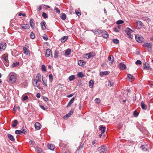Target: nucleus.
<instances>
[{"mask_svg":"<svg viewBox=\"0 0 153 153\" xmlns=\"http://www.w3.org/2000/svg\"><path fill=\"white\" fill-rule=\"evenodd\" d=\"M69 79L70 81H72L73 80L75 79V76L74 75H71L68 78Z\"/></svg>","mask_w":153,"mask_h":153,"instance_id":"obj_41","label":"nucleus"},{"mask_svg":"<svg viewBox=\"0 0 153 153\" xmlns=\"http://www.w3.org/2000/svg\"><path fill=\"white\" fill-rule=\"evenodd\" d=\"M68 37L67 36H63L61 39V41L62 42H64L67 40Z\"/></svg>","mask_w":153,"mask_h":153,"instance_id":"obj_27","label":"nucleus"},{"mask_svg":"<svg viewBox=\"0 0 153 153\" xmlns=\"http://www.w3.org/2000/svg\"><path fill=\"white\" fill-rule=\"evenodd\" d=\"M108 63L109 65H112L114 62V57L112 55L109 56L108 57Z\"/></svg>","mask_w":153,"mask_h":153,"instance_id":"obj_5","label":"nucleus"},{"mask_svg":"<svg viewBox=\"0 0 153 153\" xmlns=\"http://www.w3.org/2000/svg\"><path fill=\"white\" fill-rule=\"evenodd\" d=\"M71 49H68L67 50L65 51V55L66 56H68L71 53Z\"/></svg>","mask_w":153,"mask_h":153,"instance_id":"obj_28","label":"nucleus"},{"mask_svg":"<svg viewBox=\"0 0 153 153\" xmlns=\"http://www.w3.org/2000/svg\"><path fill=\"white\" fill-rule=\"evenodd\" d=\"M135 25L136 26L137 28H141L143 27V24L141 21H138L135 24Z\"/></svg>","mask_w":153,"mask_h":153,"instance_id":"obj_4","label":"nucleus"},{"mask_svg":"<svg viewBox=\"0 0 153 153\" xmlns=\"http://www.w3.org/2000/svg\"><path fill=\"white\" fill-rule=\"evenodd\" d=\"M35 127L37 130H39L41 128V125L38 122L36 123L35 124Z\"/></svg>","mask_w":153,"mask_h":153,"instance_id":"obj_20","label":"nucleus"},{"mask_svg":"<svg viewBox=\"0 0 153 153\" xmlns=\"http://www.w3.org/2000/svg\"><path fill=\"white\" fill-rule=\"evenodd\" d=\"M42 81L43 82V85L46 87H48V86L46 84V83L47 82V79L46 77H43L42 76Z\"/></svg>","mask_w":153,"mask_h":153,"instance_id":"obj_14","label":"nucleus"},{"mask_svg":"<svg viewBox=\"0 0 153 153\" xmlns=\"http://www.w3.org/2000/svg\"><path fill=\"white\" fill-rule=\"evenodd\" d=\"M33 82H35V85H36V87L37 88H38L39 89H42V88L40 86V84H38V83L39 82L38 81H36L35 79H34L33 80Z\"/></svg>","mask_w":153,"mask_h":153,"instance_id":"obj_16","label":"nucleus"},{"mask_svg":"<svg viewBox=\"0 0 153 153\" xmlns=\"http://www.w3.org/2000/svg\"><path fill=\"white\" fill-rule=\"evenodd\" d=\"M135 39L136 41L139 43L142 42L144 40L143 38L139 35H137L135 36Z\"/></svg>","mask_w":153,"mask_h":153,"instance_id":"obj_3","label":"nucleus"},{"mask_svg":"<svg viewBox=\"0 0 153 153\" xmlns=\"http://www.w3.org/2000/svg\"><path fill=\"white\" fill-rule=\"evenodd\" d=\"M127 76L129 79L132 80H134V77L132 75L129 74H127Z\"/></svg>","mask_w":153,"mask_h":153,"instance_id":"obj_40","label":"nucleus"},{"mask_svg":"<svg viewBox=\"0 0 153 153\" xmlns=\"http://www.w3.org/2000/svg\"><path fill=\"white\" fill-rule=\"evenodd\" d=\"M6 46V44L4 42H1L0 44V49L1 51L4 50Z\"/></svg>","mask_w":153,"mask_h":153,"instance_id":"obj_7","label":"nucleus"},{"mask_svg":"<svg viewBox=\"0 0 153 153\" xmlns=\"http://www.w3.org/2000/svg\"><path fill=\"white\" fill-rule=\"evenodd\" d=\"M8 138L11 141H14L15 139L13 136L11 134H8L7 135Z\"/></svg>","mask_w":153,"mask_h":153,"instance_id":"obj_31","label":"nucleus"},{"mask_svg":"<svg viewBox=\"0 0 153 153\" xmlns=\"http://www.w3.org/2000/svg\"><path fill=\"white\" fill-rule=\"evenodd\" d=\"M125 32L128 35L130 36L131 35V33L133 32V31L130 29L129 28H127L126 29Z\"/></svg>","mask_w":153,"mask_h":153,"instance_id":"obj_17","label":"nucleus"},{"mask_svg":"<svg viewBox=\"0 0 153 153\" xmlns=\"http://www.w3.org/2000/svg\"><path fill=\"white\" fill-rule=\"evenodd\" d=\"M100 130L101 131L102 134H103L105 131V127L103 125L100 126Z\"/></svg>","mask_w":153,"mask_h":153,"instance_id":"obj_11","label":"nucleus"},{"mask_svg":"<svg viewBox=\"0 0 153 153\" xmlns=\"http://www.w3.org/2000/svg\"><path fill=\"white\" fill-rule=\"evenodd\" d=\"M16 76L14 75H12L10 76V81L13 83L16 82Z\"/></svg>","mask_w":153,"mask_h":153,"instance_id":"obj_8","label":"nucleus"},{"mask_svg":"<svg viewBox=\"0 0 153 153\" xmlns=\"http://www.w3.org/2000/svg\"><path fill=\"white\" fill-rule=\"evenodd\" d=\"M51 55H52L51 51L50 49H48L46 52L45 56L46 57H49Z\"/></svg>","mask_w":153,"mask_h":153,"instance_id":"obj_10","label":"nucleus"},{"mask_svg":"<svg viewBox=\"0 0 153 153\" xmlns=\"http://www.w3.org/2000/svg\"><path fill=\"white\" fill-rule=\"evenodd\" d=\"M100 101V99L99 98H96L95 100V102L97 104L99 103Z\"/></svg>","mask_w":153,"mask_h":153,"instance_id":"obj_42","label":"nucleus"},{"mask_svg":"<svg viewBox=\"0 0 153 153\" xmlns=\"http://www.w3.org/2000/svg\"><path fill=\"white\" fill-rule=\"evenodd\" d=\"M41 68L42 71H46L45 66L44 65H42Z\"/></svg>","mask_w":153,"mask_h":153,"instance_id":"obj_49","label":"nucleus"},{"mask_svg":"<svg viewBox=\"0 0 153 153\" xmlns=\"http://www.w3.org/2000/svg\"><path fill=\"white\" fill-rule=\"evenodd\" d=\"M29 143L31 144H32V145H33L35 143L33 141H32L31 140H30L29 141Z\"/></svg>","mask_w":153,"mask_h":153,"instance_id":"obj_62","label":"nucleus"},{"mask_svg":"<svg viewBox=\"0 0 153 153\" xmlns=\"http://www.w3.org/2000/svg\"><path fill=\"white\" fill-rule=\"evenodd\" d=\"M114 30L116 32H119V30L117 27H115L114 28Z\"/></svg>","mask_w":153,"mask_h":153,"instance_id":"obj_63","label":"nucleus"},{"mask_svg":"<svg viewBox=\"0 0 153 153\" xmlns=\"http://www.w3.org/2000/svg\"><path fill=\"white\" fill-rule=\"evenodd\" d=\"M143 69H147L149 70H151L152 68L150 67L148 63H145L143 66Z\"/></svg>","mask_w":153,"mask_h":153,"instance_id":"obj_9","label":"nucleus"},{"mask_svg":"<svg viewBox=\"0 0 153 153\" xmlns=\"http://www.w3.org/2000/svg\"><path fill=\"white\" fill-rule=\"evenodd\" d=\"M124 22L122 20H119L117 21V25H120V24H123Z\"/></svg>","mask_w":153,"mask_h":153,"instance_id":"obj_48","label":"nucleus"},{"mask_svg":"<svg viewBox=\"0 0 153 153\" xmlns=\"http://www.w3.org/2000/svg\"><path fill=\"white\" fill-rule=\"evenodd\" d=\"M75 13L78 16H80L81 15V13L80 12H78L77 10L75 11Z\"/></svg>","mask_w":153,"mask_h":153,"instance_id":"obj_58","label":"nucleus"},{"mask_svg":"<svg viewBox=\"0 0 153 153\" xmlns=\"http://www.w3.org/2000/svg\"><path fill=\"white\" fill-rule=\"evenodd\" d=\"M36 97L38 98H39L40 97V93H37L36 95Z\"/></svg>","mask_w":153,"mask_h":153,"instance_id":"obj_64","label":"nucleus"},{"mask_svg":"<svg viewBox=\"0 0 153 153\" xmlns=\"http://www.w3.org/2000/svg\"><path fill=\"white\" fill-rule=\"evenodd\" d=\"M54 9L56 11V13H60V10L56 7H55Z\"/></svg>","mask_w":153,"mask_h":153,"instance_id":"obj_50","label":"nucleus"},{"mask_svg":"<svg viewBox=\"0 0 153 153\" xmlns=\"http://www.w3.org/2000/svg\"><path fill=\"white\" fill-rule=\"evenodd\" d=\"M19 62H15L13 63L12 65H11L10 66V67L12 68H14L19 66Z\"/></svg>","mask_w":153,"mask_h":153,"instance_id":"obj_26","label":"nucleus"},{"mask_svg":"<svg viewBox=\"0 0 153 153\" xmlns=\"http://www.w3.org/2000/svg\"><path fill=\"white\" fill-rule=\"evenodd\" d=\"M33 21V19H30V26L31 28L33 29H34V24Z\"/></svg>","mask_w":153,"mask_h":153,"instance_id":"obj_19","label":"nucleus"},{"mask_svg":"<svg viewBox=\"0 0 153 153\" xmlns=\"http://www.w3.org/2000/svg\"><path fill=\"white\" fill-rule=\"evenodd\" d=\"M107 151V147L103 146L99 147L97 149L99 153H105Z\"/></svg>","mask_w":153,"mask_h":153,"instance_id":"obj_1","label":"nucleus"},{"mask_svg":"<svg viewBox=\"0 0 153 153\" xmlns=\"http://www.w3.org/2000/svg\"><path fill=\"white\" fill-rule=\"evenodd\" d=\"M85 55H88L89 56V58H91L92 57L94 56L95 55V53L94 52H91L88 53H87L85 54Z\"/></svg>","mask_w":153,"mask_h":153,"instance_id":"obj_22","label":"nucleus"},{"mask_svg":"<svg viewBox=\"0 0 153 153\" xmlns=\"http://www.w3.org/2000/svg\"><path fill=\"white\" fill-rule=\"evenodd\" d=\"M41 74L39 73L37 74L36 76L35 79L39 82L41 81Z\"/></svg>","mask_w":153,"mask_h":153,"instance_id":"obj_13","label":"nucleus"},{"mask_svg":"<svg viewBox=\"0 0 153 153\" xmlns=\"http://www.w3.org/2000/svg\"><path fill=\"white\" fill-rule=\"evenodd\" d=\"M138 113L136 111H135L134 112V115L135 117H137L138 116Z\"/></svg>","mask_w":153,"mask_h":153,"instance_id":"obj_57","label":"nucleus"},{"mask_svg":"<svg viewBox=\"0 0 153 153\" xmlns=\"http://www.w3.org/2000/svg\"><path fill=\"white\" fill-rule=\"evenodd\" d=\"M141 106L143 110H146V109L147 108V106L145 104L143 101L141 102Z\"/></svg>","mask_w":153,"mask_h":153,"instance_id":"obj_23","label":"nucleus"},{"mask_svg":"<svg viewBox=\"0 0 153 153\" xmlns=\"http://www.w3.org/2000/svg\"><path fill=\"white\" fill-rule=\"evenodd\" d=\"M49 79L50 82H51L53 79V76L52 74H50L49 75Z\"/></svg>","mask_w":153,"mask_h":153,"instance_id":"obj_43","label":"nucleus"},{"mask_svg":"<svg viewBox=\"0 0 153 153\" xmlns=\"http://www.w3.org/2000/svg\"><path fill=\"white\" fill-rule=\"evenodd\" d=\"M114 85V82H113L109 81L108 82V85L109 86H111Z\"/></svg>","mask_w":153,"mask_h":153,"instance_id":"obj_51","label":"nucleus"},{"mask_svg":"<svg viewBox=\"0 0 153 153\" xmlns=\"http://www.w3.org/2000/svg\"><path fill=\"white\" fill-rule=\"evenodd\" d=\"M58 51H55L54 52V57L55 58H56L58 57Z\"/></svg>","mask_w":153,"mask_h":153,"instance_id":"obj_45","label":"nucleus"},{"mask_svg":"<svg viewBox=\"0 0 153 153\" xmlns=\"http://www.w3.org/2000/svg\"><path fill=\"white\" fill-rule=\"evenodd\" d=\"M143 46L147 48V49L149 51H151L152 48V43L145 42Z\"/></svg>","mask_w":153,"mask_h":153,"instance_id":"obj_2","label":"nucleus"},{"mask_svg":"<svg viewBox=\"0 0 153 153\" xmlns=\"http://www.w3.org/2000/svg\"><path fill=\"white\" fill-rule=\"evenodd\" d=\"M43 99L46 102L48 101L49 100L48 98L46 97H43Z\"/></svg>","mask_w":153,"mask_h":153,"instance_id":"obj_59","label":"nucleus"},{"mask_svg":"<svg viewBox=\"0 0 153 153\" xmlns=\"http://www.w3.org/2000/svg\"><path fill=\"white\" fill-rule=\"evenodd\" d=\"M15 133L16 134H22V131L19 130H16L15 131Z\"/></svg>","mask_w":153,"mask_h":153,"instance_id":"obj_44","label":"nucleus"},{"mask_svg":"<svg viewBox=\"0 0 153 153\" xmlns=\"http://www.w3.org/2000/svg\"><path fill=\"white\" fill-rule=\"evenodd\" d=\"M28 98V97L27 96H25L23 97L22 98V100L23 101H24L25 100L27 99Z\"/></svg>","mask_w":153,"mask_h":153,"instance_id":"obj_55","label":"nucleus"},{"mask_svg":"<svg viewBox=\"0 0 153 153\" xmlns=\"http://www.w3.org/2000/svg\"><path fill=\"white\" fill-rule=\"evenodd\" d=\"M113 42L115 44H117L119 42V40L117 39H113Z\"/></svg>","mask_w":153,"mask_h":153,"instance_id":"obj_52","label":"nucleus"},{"mask_svg":"<svg viewBox=\"0 0 153 153\" xmlns=\"http://www.w3.org/2000/svg\"><path fill=\"white\" fill-rule=\"evenodd\" d=\"M8 56L4 55L2 57V59L5 62H7L8 61Z\"/></svg>","mask_w":153,"mask_h":153,"instance_id":"obj_38","label":"nucleus"},{"mask_svg":"<svg viewBox=\"0 0 153 153\" xmlns=\"http://www.w3.org/2000/svg\"><path fill=\"white\" fill-rule=\"evenodd\" d=\"M140 149L143 151H146L147 149V145H142L140 147Z\"/></svg>","mask_w":153,"mask_h":153,"instance_id":"obj_29","label":"nucleus"},{"mask_svg":"<svg viewBox=\"0 0 153 153\" xmlns=\"http://www.w3.org/2000/svg\"><path fill=\"white\" fill-rule=\"evenodd\" d=\"M42 37L43 39L46 41H47L48 39L47 36L45 34Z\"/></svg>","mask_w":153,"mask_h":153,"instance_id":"obj_56","label":"nucleus"},{"mask_svg":"<svg viewBox=\"0 0 153 153\" xmlns=\"http://www.w3.org/2000/svg\"><path fill=\"white\" fill-rule=\"evenodd\" d=\"M18 122L17 120H14L13 122V123L12 125V126L13 128L15 127L17 125V124L18 123Z\"/></svg>","mask_w":153,"mask_h":153,"instance_id":"obj_32","label":"nucleus"},{"mask_svg":"<svg viewBox=\"0 0 153 153\" xmlns=\"http://www.w3.org/2000/svg\"><path fill=\"white\" fill-rule=\"evenodd\" d=\"M135 64L137 65H140L142 64L141 61L140 60H137L135 62Z\"/></svg>","mask_w":153,"mask_h":153,"instance_id":"obj_46","label":"nucleus"},{"mask_svg":"<svg viewBox=\"0 0 153 153\" xmlns=\"http://www.w3.org/2000/svg\"><path fill=\"white\" fill-rule=\"evenodd\" d=\"M108 73L107 71L102 72L100 73V75L101 76L103 75H107L108 74Z\"/></svg>","mask_w":153,"mask_h":153,"instance_id":"obj_35","label":"nucleus"},{"mask_svg":"<svg viewBox=\"0 0 153 153\" xmlns=\"http://www.w3.org/2000/svg\"><path fill=\"white\" fill-rule=\"evenodd\" d=\"M119 66L120 69L122 70H124L126 68V66L122 63H120V64Z\"/></svg>","mask_w":153,"mask_h":153,"instance_id":"obj_12","label":"nucleus"},{"mask_svg":"<svg viewBox=\"0 0 153 153\" xmlns=\"http://www.w3.org/2000/svg\"><path fill=\"white\" fill-rule=\"evenodd\" d=\"M23 50L24 51V53L25 55H28L30 54L29 50L25 47H24L23 48Z\"/></svg>","mask_w":153,"mask_h":153,"instance_id":"obj_15","label":"nucleus"},{"mask_svg":"<svg viewBox=\"0 0 153 153\" xmlns=\"http://www.w3.org/2000/svg\"><path fill=\"white\" fill-rule=\"evenodd\" d=\"M30 37L32 39H33L35 38L34 34L33 32H32L30 33Z\"/></svg>","mask_w":153,"mask_h":153,"instance_id":"obj_54","label":"nucleus"},{"mask_svg":"<svg viewBox=\"0 0 153 153\" xmlns=\"http://www.w3.org/2000/svg\"><path fill=\"white\" fill-rule=\"evenodd\" d=\"M95 32V34H100L102 32L101 30L98 29H96Z\"/></svg>","mask_w":153,"mask_h":153,"instance_id":"obj_37","label":"nucleus"},{"mask_svg":"<svg viewBox=\"0 0 153 153\" xmlns=\"http://www.w3.org/2000/svg\"><path fill=\"white\" fill-rule=\"evenodd\" d=\"M66 14L64 13H62L61 16V19L63 20H65L66 19Z\"/></svg>","mask_w":153,"mask_h":153,"instance_id":"obj_39","label":"nucleus"},{"mask_svg":"<svg viewBox=\"0 0 153 153\" xmlns=\"http://www.w3.org/2000/svg\"><path fill=\"white\" fill-rule=\"evenodd\" d=\"M85 63L83 60H79L78 61V64L80 66L84 65Z\"/></svg>","mask_w":153,"mask_h":153,"instance_id":"obj_33","label":"nucleus"},{"mask_svg":"<svg viewBox=\"0 0 153 153\" xmlns=\"http://www.w3.org/2000/svg\"><path fill=\"white\" fill-rule=\"evenodd\" d=\"M75 100L74 97L70 101V102L68 103L67 107H69L71 106V105L74 102V101Z\"/></svg>","mask_w":153,"mask_h":153,"instance_id":"obj_24","label":"nucleus"},{"mask_svg":"<svg viewBox=\"0 0 153 153\" xmlns=\"http://www.w3.org/2000/svg\"><path fill=\"white\" fill-rule=\"evenodd\" d=\"M24 128H22V134L23 133L24 134H25L27 133V131L25 129H23Z\"/></svg>","mask_w":153,"mask_h":153,"instance_id":"obj_53","label":"nucleus"},{"mask_svg":"<svg viewBox=\"0 0 153 153\" xmlns=\"http://www.w3.org/2000/svg\"><path fill=\"white\" fill-rule=\"evenodd\" d=\"M35 150L36 153H42V150L40 148L38 147H36Z\"/></svg>","mask_w":153,"mask_h":153,"instance_id":"obj_30","label":"nucleus"},{"mask_svg":"<svg viewBox=\"0 0 153 153\" xmlns=\"http://www.w3.org/2000/svg\"><path fill=\"white\" fill-rule=\"evenodd\" d=\"M21 27L24 29H27L29 28L30 26L28 24H22L21 25Z\"/></svg>","mask_w":153,"mask_h":153,"instance_id":"obj_18","label":"nucleus"},{"mask_svg":"<svg viewBox=\"0 0 153 153\" xmlns=\"http://www.w3.org/2000/svg\"><path fill=\"white\" fill-rule=\"evenodd\" d=\"M46 24L45 22H42L41 23V26L42 29L45 30L46 29L45 26V24Z\"/></svg>","mask_w":153,"mask_h":153,"instance_id":"obj_25","label":"nucleus"},{"mask_svg":"<svg viewBox=\"0 0 153 153\" xmlns=\"http://www.w3.org/2000/svg\"><path fill=\"white\" fill-rule=\"evenodd\" d=\"M77 76L79 77L82 78L85 76L82 73V72H78L77 74Z\"/></svg>","mask_w":153,"mask_h":153,"instance_id":"obj_34","label":"nucleus"},{"mask_svg":"<svg viewBox=\"0 0 153 153\" xmlns=\"http://www.w3.org/2000/svg\"><path fill=\"white\" fill-rule=\"evenodd\" d=\"M40 107L42 108V109H43L44 110H45V108L43 105H39Z\"/></svg>","mask_w":153,"mask_h":153,"instance_id":"obj_61","label":"nucleus"},{"mask_svg":"<svg viewBox=\"0 0 153 153\" xmlns=\"http://www.w3.org/2000/svg\"><path fill=\"white\" fill-rule=\"evenodd\" d=\"M4 64L6 66H8L9 65V61H7V62H4Z\"/></svg>","mask_w":153,"mask_h":153,"instance_id":"obj_60","label":"nucleus"},{"mask_svg":"<svg viewBox=\"0 0 153 153\" xmlns=\"http://www.w3.org/2000/svg\"><path fill=\"white\" fill-rule=\"evenodd\" d=\"M42 16L44 18L46 19L48 17V15L45 13L43 12L42 14Z\"/></svg>","mask_w":153,"mask_h":153,"instance_id":"obj_47","label":"nucleus"},{"mask_svg":"<svg viewBox=\"0 0 153 153\" xmlns=\"http://www.w3.org/2000/svg\"><path fill=\"white\" fill-rule=\"evenodd\" d=\"M94 82L92 80H91L89 83V85L90 88H92L94 85Z\"/></svg>","mask_w":153,"mask_h":153,"instance_id":"obj_36","label":"nucleus"},{"mask_svg":"<svg viewBox=\"0 0 153 153\" xmlns=\"http://www.w3.org/2000/svg\"><path fill=\"white\" fill-rule=\"evenodd\" d=\"M48 148L50 150H53L54 149V146L53 144H49L48 145Z\"/></svg>","mask_w":153,"mask_h":153,"instance_id":"obj_21","label":"nucleus"},{"mask_svg":"<svg viewBox=\"0 0 153 153\" xmlns=\"http://www.w3.org/2000/svg\"><path fill=\"white\" fill-rule=\"evenodd\" d=\"M101 34H102V36L104 38L107 39L108 38V35L107 32L105 30H103L101 32Z\"/></svg>","mask_w":153,"mask_h":153,"instance_id":"obj_6","label":"nucleus"}]
</instances>
